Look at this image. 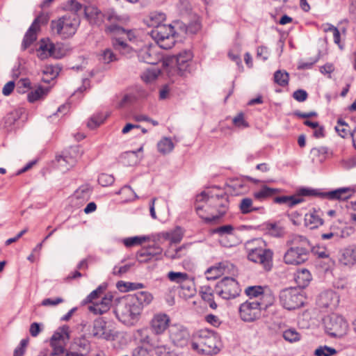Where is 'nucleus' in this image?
Listing matches in <instances>:
<instances>
[{
	"label": "nucleus",
	"instance_id": "1",
	"mask_svg": "<svg viewBox=\"0 0 356 356\" xmlns=\"http://www.w3.org/2000/svg\"><path fill=\"white\" fill-rule=\"evenodd\" d=\"M227 207L228 201L225 195H211L203 191L195 198L197 214L207 223L218 220L225 213Z\"/></svg>",
	"mask_w": 356,
	"mask_h": 356
},
{
	"label": "nucleus",
	"instance_id": "2",
	"mask_svg": "<svg viewBox=\"0 0 356 356\" xmlns=\"http://www.w3.org/2000/svg\"><path fill=\"white\" fill-rule=\"evenodd\" d=\"M286 246L288 248L283 257L286 264L301 265L309 259L312 245L306 236L293 234L287 240Z\"/></svg>",
	"mask_w": 356,
	"mask_h": 356
},
{
	"label": "nucleus",
	"instance_id": "3",
	"mask_svg": "<svg viewBox=\"0 0 356 356\" xmlns=\"http://www.w3.org/2000/svg\"><path fill=\"white\" fill-rule=\"evenodd\" d=\"M193 57L190 50H184L165 60L166 73L172 81H175L177 76L184 77L191 73L193 67Z\"/></svg>",
	"mask_w": 356,
	"mask_h": 356
},
{
	"label": "nucleus",
	"instance_id": "4",
	"mask_svg": "<svg viewBox=\"0 0 356 356\" xmlns=\"http://www.w3.org/2000/svg\"><path fill=\"white\" fill-rule=\"evenodd\" d=\"M219 335L214 331L205 329L200 330L191 343L194 350L204 355L217 354L222 348Z\"/></svg>",
	"mask_w": 356,
	"mask_h": 356
},
{
	"label": "nucleus",
	"instance_id": "5",
	"mask_svg": "<svg viewBox=\"0 0 356 356\" xmlns=\"http://www.w3.org/2000/svg\"><path fill=\"white\" fill-rule=\"evenodd\" d=\"M141 312L140 307L135 304L129 295L120 298L115 308L116 317L127 325H134Z\"/></svg>",
	"mask_w": 356,
	"mask_h": 356
},
{
	"label": "nucleus",
	"instance_id": "6",
	"mask_svg": "<svg viewBox=\"0 0 356 356\" xmlns=\"http://www.w3.org/2000/svg\"><path fill=\"white\" fill-rule=\"evenodd\" d=\"M257 245L250 248V243L246 246L248 259L254 263L259 264L266 270H270L273 266V252L266 248L264 241L257 239L252 242V245Z\"/></svg>",
	"mask_w": 356,
	"mask_h": 356
},
{
	"label": "nucleus",
	"instance_id": "7",
	"mask_svg": "<svg viewBox=\"0 0 356 356\" xmlns=\"http://www.w3.org/2000/svg\"><path fill=\"white\" fill-rule=\"evenodd\" d=\"M80 25L79 19L74 15H65L51 22L50 27L54 35L62 39L72 38Z\"/></svg>",
	"mask_w": 356,
	"mask_h": 356
},
{
	"label": "nucleus",
	"instance_id": "8",
	"mask_svg": "<svg viewBox=\"0 0 356 356\" xmlns=\"http://www.w3.org/2000/svg\"><path fill=\"white\" fill-rule=\"evenodd\" d=\"M152 38L163 49H171L175 44L176 31L170 24H165L156 27L149 33Z\"/></svg>",
	"mask_w": 356,
	"mask_h": 356
},
{
	"label": "nucleus",
	"instance_id": "9",
	"mask_svg": "<svg viewBox=\"0 0 356 356\" xmlns=\"http://www.w3.org/2000/svg\"><path fill=\"white\" fill-rule=\"evenodd\" d=\"M84 15L86 18L91 24L100 26L102 24L105 19H106L109 24H115L122 21V17L118 15L114 11H108L106 13H103L97 7L89 6H85Z\"/></svg>",
	"mask_w": 356,
	"mask_h": 356
},
{
	"label": "nucleus",
	"instance_id": "10",
	"mask_svg": "<svg viewBox=\"0 0 356 356\" xmlns=\"http://www.w3.org/2000/svg\"><path fill=\"white\" fill-rule=\"evenodd\" d=\"M241 289L238 282L229 277H225L215 286V294L222 299L229 300L237 297Z\"/></svg>",
	"mask_w": 356,
	"mask_h": 356
},
{
	"label": "nucleus",
	"instance_id": "11",
	"mask_svg": "<svg viewBox=\"0 0 356 356\" xmlns=\"http://www.w3.org/2000/svg\"><path fill=\"white\" fill-rule=\"evenodd\" d=\"M305 297L296 288L286 289L280 294L281 305L288 310H293L302 307L305 302Z\"/></svg>",
	"mask_w": 356,
	"mask_h": 356
},
{
	"label": "nucleus",
	"instance_id": "12",
	"mask_svg": "<svg viewBox=\"0 0 356 356\" xmlns=\"http://www.w3.org/2000/svg\"><path fill=\"white\" fill-rule=\"evenodd\" d=\"M327 333L334 337L340 338L346 334L348 330V323L344 318L336 314H332L324 319Z\"/></svg>",
	"mask_w": 356,
	"mask_h": 356
},
{
	"label": "nucleus",
	"instance_id": "13",
	"mask_svg": "<svg viewBox=\"0 0 356 356\" xmlns=\"http://www.w3.org/2000/svg\"><path fill=\"white\" fill-rule=\"evenodd\" d=\"M267 308L268 307H265L262 303L245 301L241 304L238 313L243 321L253 322L259 318L261 315V311L266 310Z\"/></svg>",
	"mask_w": 356,
	"mask_h": 356
},
{
	"label": "nucleus",
	"instance_id": "14",
	"mask_svg": "<svg viewBox=\"0 0 356 356\" xmlns=\"http://www.w3.org/2000/svg\"><path fill=\"white\" fill-rule=\"evenodd\" d=\"M245 293L248 296L246 301H254L262 303L265 307H269L275 300L274 296L270 291H266L261 286H250L245 289Z\"/></svg>",
	"mask_w": 356,
	"mask_h": 356
},
{
	"label": "nucleus",
	"instance_id": "15",
	"mask_svg": "<svg viewBox=\"0 0 356 356\" xmlns=\"http://www.w3.org/2000/svg\"><path fill=\"white\" fill-rule=\"evenodd\" d=\"M168 333L170 340L175 346L183 348L190 341L191 335L188 329L180 324L171 325Z\"/></svg>",
	"mask_w": 356,
	"mask_h": 356
},
{
	"label": "nucleus",
	"instance_id": "16",
	"mask_svg": "<svg viewBox=\"0 0 356 356\" xmlns=\"http://www.w3.org/2000/svg\"><path fill=\"white\" fill-rule=\"evenodd\" d=\"M106 324V322L101 318L95 319L90 327V334L99 339L114 340L116 334L113 330Z\"/></svg>",
	"mask_w": 356,
	"mask_h": 356
},
{
	"label": "nucleus",
	"instance_id": "17",
	"mask_svg": "<svg viewBox=\"0 0 356 356\" xmlns=\"http://www.w3.org/2000/svg\"><path fill=\"white\" fill-rule=\"evenodd\" d=\"M81 154L82 151L79 146H72L64 151L63 154L56 156V161L60 166L67 170L75 165Z\"/></svg>",
	"mask_w": 356,
	"mask_h": 356
},
{
	"label": "nucleus",
	"instance_id": "18",
	"mask_svg": "<svg viewBox=\"0 0 356 356\" xmlns=\"http://www.w3.org/2000/svg\"><path fill=\"white\" fill-rule=\"evenodd\" d=\"M170 318L168 315L163 313H158L153 316L149 322V328L152 333L156 337L161 338V335L170 327Z\"/></svg>",
	"mask_w": 356,
	"mask_h": 356
},
{
	"label": "nucleus",
	"instance_id": "19",
	"mask_svg": "<svg viewBox=\"0 0 356 356\" xmlns=\"http://www.w3.org/2000/svg\"><path fill=\"white\" fill-rule=\"evenodd\" d=\"M36 53L40 60H45L49 57L57 59L62 58V54L56 51L55 44L49 38H42L40 40Z\"/></svg>",
	"mask_w": 356,
	"mask_h": 356
},
{
	"label": "nucleus",
	"instance_id": "20",
	"mask_svg": "<svg viewBox=\"0 0 356 356\" xmlns=\"http://www.w3.org/2000/svg\"><path fill=\"white\" fill-rule=\"evenodd\" d=\"M46 22L47 18L43 15H40L34 19L22 40V49L23 51L29 48L37 40V31L40 29L39 24L40 22L45 23Z\"/></svg>",
	"mask_w": 356,
	"mask_h": 356
},
{
	"label": "nucleus",
	"instance_id": "21",
	"mask_svg": "<svg viewBox=\"0 0 356 356\" xmlns=\"http://www.w3.org/2000/svg\"><path fill=\"white\" fill-rule=\"evenodd\" d=\"M355 190L350 187L339 188L328 192H323L322 197L329 200L344 201L352 197Z\"/></svg>",
	"mask_w": 356,
	"mask_h": 356
},
{
	"label": "nucleus",
	"instance_id": "22",
	"mask_svg": "<svg viewBox=\"0 0 356 356\" xmlns=\"http://www.w3.org/2000/svg\"><path fill=\"white\" fill-rule=\"evenodd\" d=\"M123 22V19L120 22L115 24H108L106 26L105 32L116 37H123L125 40L127 39L132 41L135 38V35L131 30H126L121 26Z\"/></svg>",
	"mask_w": 356,
	"mask_h": 356
},
{
	"label": "nucleus",
	"instance_id": "23",
	"mask_svg": "<svg viewBox=\"0 0 356 356\" xmlns=\"http://www.w3.org/2000/svg\"><path fill=\"white\" fill-rule=\"evenodd\" d=\"M332 155V151L324 146L313 147L309 152L312 162L315 165L322 164Z\"/></svg>",
	"mask_w": 356,
	"mask_h": 356
},
{
	"label": "nucleus",
	"instance_id": "24",
	"mask_svg": "<svg viewBox=\"0 0 356 356\" xmlns=\"http://www.w3.org/2000/svg\"><path fill=\"white\" fill-rule=\"evenodd\" d=\"M339 302V296L332 291H325L322 292L317 300L318 306L324 308L336 307Z\"/></svg>",
	"mask_w": 356,
	"mask_h": 356
},
{
	"label": "nucleus",
	"instance_id": "25",
	"mask_svg": "<svg viewBox=\"0 0 356 356\" xmlns=\"http://www.w3.org/2000/svg\"><path fill=\"white\" fill-rule=\"evenodd\" d=\"M112 300L111 295H106L100 302H92V305L89 306V310L95 314H103L109 310Z\"/></svg>",
	"mask_w": 356,
	"mask_h": 356
},
{
	"label": "nucleus",
	"instance_id": "26",
	"mask_svg": "<svg viewBox=\"0 0 356 356\" xmlns=\"http://www.w3.org/2000/svg\"><path fill=\"white\" fill-rule=\"evenodd\" d=\"M305 225L310 229H316L323 224L321 211L314 209L305 216Z\"/></svg>",
	"mask_w": 356,
	"mask_h": 356
},
{
	"label": "nucleus",
	"instance_id": "27",
	"mask_svg": "<svg viewBox=\"0 0 356 356\" xmlns=\"http://www.w3.org/2000/svg\"><path fill=\"white\" fill-rule=\"evenodd\" d=\"M138 57L139 60L150 65H156L159 60V56L156 51L147 47H145L139 51Z\"/></svg>",
	"mask_w": 356,
	"mask_h": 356
},
{
	"label": "nucleus",
	"instance_id": "28",
	"mask_svg": "<svg viewBox=\"0 0 356 356\" xmlns=\"http://www.w3.org/2000/svg\"><path fill=\"white\" fill-rule=\"evenodd\" d=\"M129 296L141 311L145 307L149 305L153 300L152 294L148 291H138Z\"/></svg>",
	"mask_w": 356,
	"mask_h": 356
},
{
	"label": "nucleus",
	"instance_id": "29",
	"mask_svg": "<svg viewBox=\"0 0 356 356\" xmlns=\"http://www.w3.org/2000/svg\"><path fill=\"white\" fill-rule=\"evenodd\" d=\"M340 262L346 266L356 263V245H350L345 248L339 259Z\"/></svg>",
	"mask_w": 356,
	"mask_h": 356
},
{
	"label": "nucleus",
	"instance_id": "30",
	"mask_svg": "<svg viewBox=\"0 0 356 356\" xmlns=\"http://www.w3.org/2000/svg\"><path fill=\"white\" fill-rule=\"evenodd\" d=\"M112 45L115 50L119 51L121 54L128 56L130 55L134 49L125 41L123 37L113 36L112 38Z\"/></svg>",
	"mask_w": 356,
	"mask_h": 356
},
{
	"label": "nucleus",
	"instance_id": "31",
	"mask_svg": "<svg viewBox=\"0 0 356 356\" xmlns=\"http://www.w3.org/2000/svg\"><path fill=\"white\" fill-rule=\"evenodd\" d=\"M200 293L202 300L207 302L212 309H217L218 305L214 301L215 289H213L208 285H204L200 287Z\"/></svg>",
	"mask_w": 356,
	"mask_h": 356
},
{
	"label": "nucleus",
	"instance_id": "32",
	"mask_svg": "<svg viewBox=\"0 0 356 356\" xmlns=\"http://www.w3.org/2000/svg\"><path fill=\"white\" fill-rule=\"evenodd\" d=\"M69 327L63 325L59 327L52 335L50 343L64 344L70 339Z\"/></svg>",
	"mask_w": 356,
	"mask_h": 356
},
{
	"label": "nucleus",
	"instance_id": "33",
	"mask_svg": "<svg viewBox=\"0 0 356 356\" xmlns=\"http://www.w3.org/2000/svg\"><path fill=\"white\" fill-rule=\"evenodd\" d=\"M304 201L303 198L298 195H283L274 198L273 202L279 204H285L289 207H293L294 206L302 203Z\"/></svg>",
	"mask_w": 356,
	"mask_h": 356
},
{
	"label": "nucleus",
	"instance_id": "34",
	"mask_svg": "<svg viewBox=\"0 0 356 356\" xmlns=\"http://www.w3.org/2000/svg\"><path fill=\"white\" fill-rule=\"evenodd\" d=\"M294 280L300 288H305L312 280V275L307 269L302 268L294 273Z\"/></svg>",
	"mask_w": 356,
	"mask_h": 356
},
{
	"label": "nucleus",
	"instance_id": "35",
	"mask_svg": "<svg viewBox=\"0 0 356 356\" xmlns=\"http://www.w3.org/2000/svg\"><path fill=\"white\" fill-rule=\"evenodd\" d=\"M165 20V15L161 12H152L145 19V23L148 26L155 29L161 25H165L163 22Z\"/></svg>",
	"mask_w": 356,
	"mask_h": 356
},
{
	"label": "nucleus",
	"instance_id": "36",
	"mask_svg": "<svg viewBox=\"0 0 356 356\" xmlns=\"http://www.w3.org/2000/svg\"><path fill=\"white\" fill-rule=\"evenodd\" d=\"M226 264L224 262H220L215 266L209 268L205 274L208 280H214L218 278L225 272Z\"/></svg>",
	"mask_w": 356,
	"mask_h": 356
},
{
	"label": "nucleus",
	"instance_id": "37",
	"mask_svg": "<svg viewBox=\"0 0 356 356\" xmlns=\"http://www.w3.org/2000/svg\"><path fill=\"white\" fill-rule=\"evenodd\" d=\"M161 236L169 241L171 243H178L181 241L184 236V232L180 227H177L172 231L162 232Z\"/></svg>",
	"mask_w": 356,
	"mask_h": 356
},
{
	"label": "nucleus",
	"instance_id": "38",
	"mask_svg": "<svg viewBox=\"0 0 356 356\" xmlns=\"http://www.w3.org/2000/svg\"><path fill=\"white\" fill-rule=\"evenodd\" d=\"M279 192L280 190L278 188H270L267 186H262L259 190L254 193L253 195L255 199L262 201L273 197L275 194Z\"/></svg>",
	"mask_w": 356,
	"mask_h": 356
},
{
	"label": "nucleus",
	"instance_id": "39",
	"mask_svg": "<svg viewBox=\"0 0 356 356\" xmlns=\"http://www.w3.org/2000/svg\"><path fill=\"white\" fill-rule=\"evenodd\" d=\"M139 340L141 343L152 346H156V341L159 337L154 336H149L148 334L147 328L143 327L136 331Z\"/></svg>",
	"mask_w": 356,
	"mask_h": 356
},
{
	"label": "nucleus",
	"instance_id": "40",
	"mask_svg": "<svg viewBox=\"0 0 356 356\" xmlns=\"http://www.w3.org/2000/svg\"><path fill=\"white\" fill-rule=\"evenodd\" d=\"M265 230L274 237H282L284 235V228L278 222H268L265 224Z\"/></svg>",
	"mask_w": 356,
	"mask_h": 356
},
{
	"label": "nucleus",
	"instance_id": "41",
	"mask_svg": "<svg viewBox=\"0 0 356 356\" xmlns=\"http://www.w3.org/2000/svg\"><path fill=\"white\" fill-rule=\"evenodd\" d=\"M348 124L342 119H339L337 120V125L335 127L336 131L339 134V135L342 138H346L348 134H350L353 143L355 142V135L356 134V130L355 129L353 132L350 133V130L348 129Z\"/></svg>",
	"mask_w": 356,
	"mask_h": 356
},
{
	"label": "nucleus",
	"instance_id": "42",
	"mask_svg": "<svg viewBox=\"0 0 356 356\" xmlns=\"http://www.w3.org/2000/svg\"><path fill=\"white\" fill-rule=\"evenodd\" d=\"M156 346H152L156 350L158 356H177L175 352L170 350V348L166 345H163L161 338H158L156 341Z\"/></svg>",
	"mask_w": 356,
	"mask_h": 356
},
{
	"label": "nucleus",
	"instance_id": "43",
	"mask_svg": "<svg viewBox=\"0 0 356 356\" xmlns=\"http://www.w3.org/2000/svg\"><path fill=\"white\" fill-rule=\"evenodd\" d=\"M21 114V110H15L7 114L3 119L4 128L8 131L10 130L13 125L19 119Z\"/></svg>",
	"mask_w": 356,
	"mask_h": 356
},
{
	"label": "nucleus",
	"instance_id": "44",
	"mask_svg": "<svg viewBox=\"0 0 356 356\" xmlns=\"http://www.w3.org/2000/svg\"><path fill=\"white\" fill-rule=\"evenodd\" d=\"M273 80L280 86L285 87L289 84V74L284 70H277L274 73Z\"/></svg>",
	"mask_w": 356,
	"mask_h": 356
},
{
	"label": "nucleus",
	"instance_id": "45",
	"mask_svg": "<svg viewBox=\"0 0 356 356\" xmlns=\"http://www.w3.org/2000/svg\"><path fill=\"white\" fill-rule=\"evenodd\" d=\"M49 92L48 88H44L41 86L35 90L31 91L27 95V99L29 102L33 103L36 101L43 99Z\"/></svg>",
	"mask_w": 356,
	"mask_h": 356
},
{
	"label": "nucleus",
	"instance_id": "46",
	"mask_svg": "<svg viewBox=\"0 0 356 356\" xmlns=\"http://www.w3.org/2000/svg\"><path fill=\"white\" fill-rule=\"evenodd\" d=\"M108 116V113H97L94 114L88 122V127L90 129H95L102 124Z\"/></svg>",
	"mask_w": 356,
	"mask_h": 356
},
{
	"label": "nucleus",
	"instance_id": "47",
	"mask_svg": "<svg viewBox=\"0 0 356 356\" xmlns=\"http://www.w3.org/2000/svg\"><path fill=\"white\" fill-rule=\"evenodd\" d=\"M159 152L163 154L170 153L174 148V144L170 138H163L157 144Z\"/></svg>",
	"mask_w": 356,
	"mask_h": 356
},
{
	"label": "nucleus",
	"instance_id": "48",
	"mask_svg": "<svg viewBox=\"0 0 356 356\" xmlns=\"http://www.w3.org/2000/svg\"><path fill=\"white\" fill-rule=\"evenodd\" d=\"M159 73L160 72L158 69L149 68L142 73L141 79L144 82L149 83L154 81L157 79Z\"/></svg>",
	"mask_w": 356,
	"mask_h": 356
},
{
	"label": "nucleus",
	"instance_id": "49",
	"mask_svg": "<svg viewBox=\"0 0 356 356\" xmlns=\"http://www.w3.org/2000/svg\"><path fill=\"white\" fill-rule=\"evenodd\" d=\"M239 208L241 213L243 214H247L259 209V208L254 207L252 206V200L248 197H245L241 200Z\"/></svg>",
	"mask_w": 356,
	"mask_h": 356
},
{
	"label": "nucleus",
	"instance_id": "50",
	"mask_svg": "<svg viewBox=\"0 0 356 356\" xmlns=\"http://www.w3.org/2000/svg\"><path fill=\"white\" fill-rule=\"evenodd\" d=\"M234 228L231 225H226L218 227L213 229V233L218 234L220 237L228 236L231 238H234Z\"/></svg>",
	"mask_w": 356,
	"mask_h": 356
},
{
	"label": "nucleus",
	"instance_id": "51",
	"mask_svg": "<svg viewBox=\"0 0 356 356\" xmlns=\"http://www.w3.org/2000/svg\"><path fill=\"white\" fill-rule=\"evenodd\" d=\"M148 239V237L143 236H133V237H128L122 239L123 244L127 247H133L135 245H140L145 241Z\"/></svg>",
	"mask_w": 356,
	"mask_h": 356
},
{
	"label": "nucleus",
	"instance_id": "52",
	"mask_svg": "<svg viewBox=\"0 0 356 356\" xmlns=\"http://www.w3.org/2000/svg\"><path fill=\"white\" fill-rule=\"evenodd\" d=\"M168 278L172 282L181 284L187 281L189 277L186 273L170 271L168 273Z\"/></svg>",
	"mask_w": 356,
	"mask_h": 356
},
{
	"label": "nucleus",
	"instance_id": "53",
	"mask_svg": "<svg viewBox=\"0 0 356 356\" xmlns=\"http://www.w3.org/2000/svg\"><path fill=\"white\" fill-rule=\"evenodd\" d=\"M338 351L332 347L327 346H321L314 351L316 356H332L337 354Z\"/></svg>",
	"mask_w": 356,
	"mask_h": 356
},
{
	"label": "nucleus",
	"instance_id": "54",
	"mask_svg": "<svg viewBox=\"0 0 356 356\" xmlns=\"http://www.w3.org/2000/svg\"><path fill=\"white\" fill-rule=\"evenodd\" d=\"M59 73V68L58 67H55L53 65L46 66L43 70L44 75L49 76V77L46 79L44 77L42 78V80L44 82H49V79H55Z\"/></svg>",
	"mask_w": 356,
	"mask_h": 356
},
{
	"label": "nucleus",
	"instance_id": "55",
	"mask_svg": "<svg viewBox=\"0 0 356 356\" xmlns=\"http://www.w3.org/2000/svg\"><path fill=\"white\" fill-rule=\"evenodd\" d=\"M283 337L289 342H296L300 339V334L293 328L286 330L283 332Z\"/></svg>",
	"mask_w": 356,
	"mask_h": 356
},
{
	"label": "nucleus",
	"instance_id": "56",
	"mask_svg": "<svg viewBox=\"0 0 356 356\" xmlns=\"http://www.w3.org/2000/svg\"><path fill=\"white\" fill-rule=\"evenodd\" d=\"M106 286L100 285L95 290L92 291L83 300L84 303L95 302L94 300L97 299L105 290Z\"/></svg>",
	"mask_w": 356,
	"mask_h": 356
},
{
	"label": "nucleus",
	"instance_id": "57",
	"mask_svg": "<svg viewBox=\"0 0 356 356\" xmlns=\"http://www.w3.org/2000/svg\"><path fill=\"white\" fill-rule=\"evenodd\" d=\"M323 192H319L318 190L309 188H300L297 191L296 195L299 197L302 196H319L322 197V193Z\"/></svg>",
	"mask_w": 356,
	"mask_h": 356
},
{
	"label": "nucleus",
	"instance_id": "58",
	"mask_svg": "<svg viewBox=\"0 0 356 356\" xmlns=\"http://www.w3.org/2000/svg\"><path fill=\"white\" fill-rule=\"evenodd\" d=\"M234 125L240 129L249 127L248 122L245 120L244 114L239 113L232 120Z\"/></svg>",
	"mask_w": 356,
	"mask_h": 356
},
{
	"label": "nucleus",
	"instance_id": "59",
	"mask_svg": "<svg viewBox=\"0 0 356 356\" xmlns=\"http://www.w3.org/2000/svg\"><path fill=\"white\" fill-rule=\"evenodd\" d=\"M82 8V5L78 2L76 0H69L67 1L65 9L66 10H69L73 12L74 14L72 15L76 16L79 11H80Z\"/></svg>",
	"mask_w": 356,
	"mask_h": 356
},
{
	"label": "nucleus",
	"instance_id": "60",
	"mask_svg": "<svg viewBox=\"0 0 356 356\" xmlns=\"http://www.w3.org/2000/svg\"><path fill=\"white\" fill-rule=\"evenodd\" d=\"M52 350L50 356H66V350L64 344L50 343Z\"/></svg>",
	"mask_w": 356,
	"mask_h": 356
},
{
	"label": "nucleus",
	"instance_id": "61",
	"mask_svg": "<svg viewBox=\"0 0 356 356\" xmlns=\"http://www.w3.org/2000/svg\"><path fill=\"white\" fill-rule=\"evenodd\" d=\"M114 181V177L111 175L102 173L98 177V183L104 187L111 186Z\"/></svg>",
	"mask_w": 356,
	"mask_h": 356
},
{
	"label": "nucleus",
	"instance_id": "62",
	"mask_svg": "<svg viewBox=\"0 0 356 356\" xmlns=\"http://www.w3.org/2000/svg\"><path fill=\"white\" fill-rule=\"evenodd\" d=\"M181 289L184 291H187L186 293H183L185 296L191 297L195 294L194 284L188 278L181 284Z\"/></svg>",
	"mask_w": 356,
	"mask_h": 356
},
{
	"label": "nucleus",
	"instance_id": "63",
	"mask_svg": "<svg viewBox=\"0 0 356 356\" xmlns=\"http://www.w3.org/2000/svg\"><path fill=\"white\" fill-rule=\"evenodd\" d=\"M102 59L105 63H110L117 60V55L115 54L111 49H106L102 54Z\"/></svg>",
	"mask_w": 356,
	"mask_h": 356
},
{
	"label": "nucleus",
	"instance_id": "64",
	"mask_svg": "<svg viewBox=\"0 0 356 356\" xmlns=\"http://www.w3.org/2000/svg\"><path fill=\"white\" fill-rule=\"evenodd\" d=\"M90 193V188L87 186H82L76 191L75 195L77 198L88 199Z\"/></svg>",
	"mask_w": 356,
	"mask_h": 356
}]
</instances>
